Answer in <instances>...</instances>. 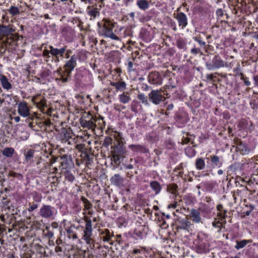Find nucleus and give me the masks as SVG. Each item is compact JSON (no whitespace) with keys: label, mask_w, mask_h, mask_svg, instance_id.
<instances>
[{"label":"nucleus","mask_w":258,"mask_h":258,"mask_svg":"<svg viewBox=\"0 0 258 258\" xmlns=\"http://www.w3.org/2000/svg\"><path fill=\"white\" fill-rule=\"evenodd\" d=\"M33 157L38 168L36 172H43L47 169L51 163V153L47 152L44 141L39 143L34 140L42 139L46 136L47 132L53 124L52 121L58 118L57 111L50 107L45 97L41 94L33 96Z\"/></svg>","instance_id":"f257e3e1"},{"label":"nucleus","mask_w":258,"mask_h":258,"mask_svg":"<svg viewBox=\"0 0 258 258\" xmlns=\"http://www.w3.org/2000/svg\"><path fill=\"white\" fill-rule=\"evenodd\" d=\"M83 220V225L79 223L76 225L63 219L59 227L60 235L63 236V240L69 244L77 240L85 242L87 245V249H94L95 242L93 238L91 220L87 216H85Z\"/></svg>","instance_id":"f03ea898"},{"label":"nucleus","mask_w":258,"mask_h":258,"mask_svg":"<svg viewBox=\"0 0 258 258\" xmlns=\"http://www.w3.org/2000/svg\"><path fill=\"white\" fill-rule=\"evenodd\" d=\"M73 51L67 45H59L52 46L42 43L40 46L33 44V55L42 56L48 65L52 63H57L63 58L70 57Z\"/></svg>","instance_id":"7ed1b4c3"},{"label":"nucleus","mask_w":258,"mask_h":258,"mask_svg":"<svg viewBox=\"0 0 258 258\" xmlns=\"http://www.w3.org/2000/svg\"><path fill=\"white\" fill-rule=\"evenodd\" d=\"M70 58L66 61L62 67H59L53 72V78L57 85L60 87H64L72 79V72L77 66V60L84 61L87 58V54L82 50L76 54L71 55Z\"/></svg>","instance_id":"20e7f679"},{"label":"nucleus","mask_w":258,"mask_h":258,"mask_svg":"<svg viewBox=\"0 0 258 258\" xmlns=\"http://www.w3.org/2000/svg\"><path fill=\"white\" fill-rule=\"evenodd\" d=\"M58 223L53 222L50 225L45 226L42 220H33V242L40 241L43 244L54 238V229L58 228Z\"/></svg>","instance_id":"39448f33"},{"label":"nucleus","mask_w":258,"mask_h":258,"mask_svg":"<svg viewBox=\"0 0 258 258\" xmlns=\"http://www.w3.org/2000/svg\"><path fill=\"white\" fill-rule=\"evenodd\" d=\"M111 134V136H113L116 142L111 146V161L112 164L117 167L125 158L126 151L124 147V139L122 138V134L120 132H113Z\"/></svg>","instance_id":"423d86ee"},{"label":"nucleus","mask_w":258,"mask_h":258,"mask_svg":"<svg viewBox=\"0 0 258 258\" xmlns=\"http://www.w3.org/2000/svg\"><path fill=\"white\" fill-rule=\"evenodd\" d=\"M117 25L113 20L104 18L97 23V31L100 36L119 41L120 38L118 36V32L116 29Z\"/></svg>","instance_id":"0eeeda50"},{"label":"nucleus","mask_w":258,"mask_h":258,"mask_svg":"<svg viewBox=\"0 0 258 258\" xmlns=\"http://www.w3.org/2000/svg\"><path fill=\"white\" fill-rule=\"evenodd\" d=\"M192 39L198 43L199 46L194 44V47L190 49V53L194 55L202 54V49L207 48V43L210 44L212 42V36L208 34L206 32H200L195 34L192 37Z\"/></svg>","instance_id":"6e6552de"},{"label":"nucleus","mask_w":258,"mask_h":258,"mask_svg":"<svg viewBox=\"0 0 258 258\" xmlns=\"http://www.w3.org/2000/svg\"><path fill=\"white\" fill-rule=\"evenodd\" d=\"M73 166L74 164L68 163L58 165V175H61V181L66 186H70L75 180V171L73 169Z\"/></svg>","instance_id":"1a4fd4ad"},{"label":"nucleus","mask_w":258,"mask_h":258,"mask_svg":"<svg viewBox=\"0 0 258 258\" xmlns=\"http://www.w3.org/2000/svg\"><path fill=\"white\" fill-rule=\"evenodd\" d=\"M57 148L59 155L55 158L54 162L58 161L59 165H62L64 163L66 164L67 163L68 164H74L72 160V154L74 151L72 149L69 147L58 148V146H57Z\"/></svg>","instance_id":"9d476101"},{"label":"nucleus","mask_w":258,"mask_h":258,"mask_svg":"<svg viewBox=\"0 0 258 258\" xmlns=\"http://www.w3.org/2000/svg\"><path fill=\"white\" fill-rule=\"evenodd\" d=\"M58 138L62 143H67L68 145H72L76 142L75 135L71 127L67 125L61 129L58 135Z\"/></svg>","instance_id":"9b49d317"},{"label":"nucleus","mask_w":258,"mask_h":258,"mask_svg":"<svg viewBox=\"0 0 258 258\" xmlns=\"http://www.w3.org/2000/svg\"><path fill=\"white\" fill-rule=\"evenodd\" d=\"M151 249L145 247L137 246L131 250V258H153V254Z\"/></svg>","instance_id":"f8f14e48"},{"label":"nucleus","mask_w":258,"mask_h":258,"mask_svg":"<svg viewBox=\"0 0 258 258\" xmlns=\"http://www.w3.org/2000/svg\"><path fill=\"white\" fill-rule=\"evenodd\" d=\"M89 75L85 70L80 69H76V72L74 76V80L77 86H83L88 83Z\"/></svg>","instance_id":"ddd939ff"},{"label":"nucleus","mask_w":258,"mask_h":258,"mask_svg":"<svg viewBox=\"0 0 258 258\" xmlns=\"http://www.w3.org/2000/svg\"><path fill=\"white\" fill-rule=\"evenodd\" d=\"M233 141L234 144L233 147L235 146V151L237 153L242 155H246L252 152L253 149L246 142H242L240 139L234 138Z\"/></svg>","instance_id":"4468645a"},{"label":"nucleus","mask_w":258,"mask_h":258,"mask_svg":"<svg viewBox=\"0 0 258 258\" xmlns=\"http://www.w3.org/2000/svg\"><path fill=\"white\" fill-rule=\"evenodd\" d=\"M225 64L226 62L219 54L215 55L211 60L206 62V68L209 70H217L224 67Z\"/></svg>","instance_id":"2eb2a0df"},{"label":"nucleus","mask_w":258,"mask_h":258,"mask_svg":"<svg viewBox=\"0 0 258 258\" xmlns=\"http://www.w3.org/2000/svg\"><path fill=\"white\" fill-rule=\"evenodd\" d=\"M94 114L84 112L80 119L81 126L87 129L94 130Z\"/></svg>","instance_id":"dca6fc26"},{"label":"nucleus","mask_w":258,"mask_h":258,"mask_svg":"<svg viewBox=\"0 0 258 258\" xmlns=\"http://www.w3.org/2000/svg\"><path fill=\"white\" fill-rule=\"evenodd\" d=\"M194 243L200 253L205 252L208 249L207 238L203 234H199L197 235V239L195 240Z\"/></svg>","instance_id":"f3484780"},{"label":"nucleus","mask_w":258,"mask_h":258,"mask_svg":"<svg viewBox=\"0 0 258 258\" xmlns=\"http://www.w3.org/2000/svg\"><path fill=\"white\" fill-rule=\"evenodd\" d=\"M99 237L101 240L107 242L110 245H114L113 232L108 229L104 228L99 230Z\"/></svg>","instance_id":"a211bd4d"},{"label":"nucleus","mask_w":258,"mask_h":258,"mask_svg":"<svg viewBox=\"0 0 258 258\" xmlns=\"http://www.w3.org/2000/svg\"><path fill=\"white\" fill-rule=\"evenodd\" d=\"M194 226L191 223L188 219H181L179 220L176 224V229L177 232L183 231L185 233L187 232L189 235H191L192 232V228Z\"/></svg>","instance_id":"6ab92c4d"},{"label":"nucleus","mask_w":258,"mask_h":258,"mask_svg":"<svg viewBox=\"0 0 258 258\" xmlns=\"http://www.w3.org/2000/svg\"><path fill=\"white\" fill-rule=\"evenodd\" d=\"M39 215L46 219H53L56 213L54 207L50 205H43L40 209Z\"/></svg>","instance_id":"aec40b11"},{"label":"nucleus","mask_w":258,"mask_h":258,"mask_svg":"<svg viewBox=\"0 0 258 258\" xmlns=\"http://www.w3.org/2000/svg\"><path fill=\"white\" fill-rule=\"evenodd\" d=\"M149 98L151 102L155 105L159 104L162 101H164L166 98L161 91L153 90L149 94Z\"/></svg>","instance_id":"412c9836"},{"label":"nucleus","mask_w":258,"mask_h":258,"mask_svg":"<svg viewBox=\"0 0 258 258\" xmlns=\"http://www.w3.org/2000/svg\"><path fill=\"white\" fill-rule=\"evenodd\" d=\"M229 7L234 14H237L238 10L247 4L250 3V0H228Z\"/></svg>","instance_id":"4be33fe9"},{"label":"nucleus","mask_w":258,"mask_h":258,"mask_svg":"<svg viewBox=\"0 0 258 258\" xmlns=\"http://www.w3.org/2000/svg\"><path fill=\"white\" fill-rule=\"evenodd\" d=\"M206 159L207 165L213 168H220L223 164L222 158L216 155H211L209 157H206Z\"/></svg>","instance_id":"5701e85b"},{"label":"nucleus","mask_w":258,"mask_h":258,"mask_svg":"<svg viewBox=\"0 0 258 258\" xmlns=\"http://www.w3.org/2000/svg\"><path fill=\"white\" fill-rule=\"evenodd\" d=\"M50 72L48 70H42L37 76L33 77V82L45 84L49 82Z\"/></svg>","instance_id":"b1692460"},{"label":"nucleus","mask_w":258,"mask_h":258,"mask_svg":"<svg viewBox=\"0 0 258 258\" xmlns=\"http://www.w3.org/2000/svg\"><path fill=\"white\" fill-rule=\"evenodd\" d=\"M45 244H43L38 240L33 242V245H34L33 254L35 255V257L33 258H42L45 256Z\"/></svg>","instance_id":"393cba45"},{"label":"nucleus","mask_w":258,"mask_h":258,"mask_svg":"<svg viewBox=\"0 0 258 258\" xmlns=\"http://www.w3.org/2000/svg\"><path fill=\"white\" fill-rule=\"evenodd\" d=\"M226 223V221H224L220 219L214 218V220L212 223V231L220 235L225 231Z\"/></svg>","instance_id":"a878e982"},{"label":"nucleus","mask_w":258,"mask_h":258,"mask_svg":"<svg viewBox=\"0 0 258 258\" xmlns=\"http://www.w3.org/2000/svg\"><path fill=\"white\" fill-rule=\"evenodd\" d=\"M128 149L134 153V155L145 154L149 153V149L144 145L131 144L128 146Z\"/></svg>","instance_id":"bb28decb"},{"label":"nucleus","mask_w":258,"mask_h":258,"mask_svg":"<svg viewBox=\"0 0 258 258\" xmlns=\"http://www.w3.org/2000/svg\"><path fill=\"white\" fill-rule=\"evenodd\" d=\"M148 81L151 84L159 85L162 83L163 78L159 72L152 71L148 76Z\"/></svg>","instance_id":"cd10ccee"},{"label":"nucleus","mask_w":258,"mask_h":258,"mask_svg":"<svg viewBox=\"0 0 258 258\" xmlns=\"http://www.w3.org/2000/svg\"><path fill=\"white\" fill-rule=\"evenodd\" d=\"M61 33L63 37L68 42H71L73 41L75 32V31L70 26H64L61 30Z\"/></svg>","instance_id":"c85d7f7f"},{"label":"nucleus","mask_w":258,"mask_h":258,"mask_svg":"<svg viewBox=\"0 0 258 258\" xmlns=\"http://www.w3.org/2000/svg\"><path fill=\"white\" fill-rule=\"evenodd\" d=\"M80 157L81 160L83 159L85 166L90 168L89 166L91 165L92 163L93 162L94 154L91 153V151L86 150L85 149V151L82 152Z\"/></svg>","instance_id":"c756f323"},{"label":"nucleus","mask_w":258,"mask_h":258,"mask_svg":"<svg viewBox=\"0 0 258 258\" xmlns=\"http://www.w3.org/2000/svg\"><path fill=\"white\" fill-rule=\"evenodd\" d=\"M174 18L177 20L179 27L184 29L188 25V18L185 14L183 12H177Z\"/></svg>","instance_id":"7c9ffc66"},{"label":"nucleus","mask_w":258,"mask_h":258,"mask_svg":"<svg viewBox=\"0 0 258 258\" xmlns=\"http://www.w3.org/2000/svg\"><path fill=\"white\" fill-rule=\"evenodd\" d=\"M73 256V258H95L89 250L78 248L74 250Z\"/></svg>","instance_id":"2f4dec72"},{"label":"nucleus","mask_w":258,"mask_h":258,"mask_svg":"<svg viewBox=\"0 0 258 258\" xmlns=\"http://www.w3.org/2000/svg\"><path fill=\"white\" fill-rule=\"evenodd\" d=\"M53 170V171L48 174L47 179L54 186H56L57 184L61 181V175H58L59 172L56 173L57 170L56 167H54Z\"/></svg>","instance_id":"473e14b6"},{"label":"nucleus","mask_w":258,"mask_h":258,"mask_svg":"<svg viewBox=\"0 0 258 258\" xmlns=\"http://www.w3.org/2000/svg\"><path fill=\"white\" fill-rule=\"evenodd\" d=\"M147 234L145 227L140 225L134 230L133 237L137 240L142 239L146 237Z\"/></svg>","instance_id":"72a5a7b5"},{"label":"nucleus","mask_w":258,"mask_h":258,"mask_svg":"<svg viewBox=\"0 0 258 258\" xmlns=\"http://www.w3.org/2000/svg\"><path fill=\"white\" fill-rule=\"evenodd\" d=\"M240 130H249L251 131L253 129L254 126L253 125L251 121L248 119L242 118L239 120L238 125Z\"/></svg>","instance_id":"f704fd0d"},{"label":"nucleus","mask_w":258,"mask_h":258,"mask_svg":"<svg viewBox=\"0 0 258 258\" xmlns=\"http://www.w3.org/2000/svg\"><path fill=\"white\" fill-rule=\"evenodd\" d=\"M216 15L217 21H219L221 24H227V20L229 19V16L224 10L221 8L218 9L216 11Z\"/></svg>","instance_id":"c9c22d12"},{"label":"nucleus","mask_w":258,"mask_h":258,"mask_svg":"<svg viewBox=\"0 0 258 258\" xmlns=\"http://www.w3.org/2000/svg\"><path fill=\"white\" fill-rule=\"evenodd\" d=\"M86 12L87 15L90 16V19L91 20L95 19L100 15L99 10L97 8L96 6H88L86 10Z\"/></svg>","instance_id":"e433bc0d"},{"label":"nucleus","mask_w":258,"mask_h":258,"mask_svg":"<svg viewBox=\"0 0 258 258\" xmlns=\"http://www.w3.org/2000/svg\"><path fill=\"white\" fill-rule=\"evenodd\" d=\"M94 128H96L98 130L102 131L105 126V121L104 117H102L100 115L94 114Z\"/></svg>","instance_id":"4c0bfd02"},{"label":"nucleus","mask_w":258,"mask_h":258,"mask_svg":"<svg viewBox=\"0 0 258 258\" xmlns=\"http://www.w3.org/2000/svg\"><path fill=\"white\" fill-rule=\"evenodd\" d=\"M160 90L163 93L164 96L165 95L166 98H169L171 95H173L176 92V87L173 85H165Z\"/></svg>","instance_id":"58836bf2"},{"label":"nucleus","mask_w":258,"mask_h":258,"mask_svg":"<svg viewBox=\"0 0 258 258\" xmlns=\"http://www.w3.org/2000/svg\"><path fill=\"white\" fill-rule=\"evenodd\" d=\"M112 132H117V131H113V130L109 128H108L106 131V133L108 135V136L106 137L104 139L103 143V146L106 148H108V147L112 145L113 143V139H114L113 136H111V134H112Z\"/></svg>","instance_id":"ea45409f"},{"label":"nucleus","mask_w":258,"mask_h":258,"mask_svg":"<svg viewBox=\"0 0 258 258\" xmlns=\"http://www.w3.org/2000/svg\"><path fill=\"white\" fill-rule=\"evenodd\" d=\"M140 36L141 39L146 42H149L153 39L152 31L146 29H141Z\"/></svg>","instance_id":"a19ab883"},{"label":"nucleus","mask_w":258,"mask_h":258,"mask_svg":"<svg viewBox=\"0 0 258 258\" xmlns=\"http://www.w3.org/2000/svg\"><path fill=\"white\" fill-rule=\"evenodd\" d=\"M110 180L111 183L116 186L120 187L123 186L124 179L119 174H115Z\"/></svg>","instance_id":"79ce46f5"},{"label":"nucleus","mask_w":258,"mask_h":258,"mask_svg":"<svg viewBox=\"0 0 258 258\" xmlns=\"http://www.w3.org/2000/svg\"><path fill=\"white\" fill-rule=\"evenodd\" d=\"M189 216L193 222L199 223L201 222V214L198 210L191 209Z\"/></svg>","instance_id":"37998d69"},{"label":"nucleus","mask_w":258,"mask_h":258,"mask_svg":"<svg viewBox=\"0 0 258 258\" xmlns=\"http://www.w3.org/2000/svg\"><path fill=\"white\" fill-rule=\"evenodd\" d=\"M255 243L248 246L246 254L249 258H258V249L255 248Z\"/></svg>","instance_id":"c03bdc74"},{"label":"nucleus","mask_w":258,"mask_h":258,"mask_svg":"<svg viewBox=\"0 0 258 258\" xmlns=\"http://www.w3.org/2000/svg\"><path fill=\"white\" fill-rule=\"evenodd\" d=\"M217 218L216 219H220L222 221H225L226 218L227 217V211L226 210L224 209V207L222 204H219L217 206Z\"/></svg>","instance_id":"a18cd8bd"},{"label":"nucleus","mask_w":258,"mask_h":258,"mask_svg":"<svg viewBox=\"0 0 258 258\" xmlns=\"http://www.w3.org/2000/svg\"><path fill=\"white\" fill-rule=\"evenodd\" d=\"M110 85L116 89V91H124L126 88V83L122 81L119 80L115 82H111Z\"/></svg>","instance_id":"49530a36"},{"label":"nucleus","mask_w":258,"mask_h":258,"mask_svg":"<svg viewBox=\"0 0 258 258\" xmlns=\"http://www.w3.org/2000/svg\"><path fill=\"white\" fill-rule=\"evenodd\" d=\"M240 69L239 67H237L236 68H234L233 70V72L235 73H236L237 75L240 76V80L243 81L244 85L246 87H249L251 85V82L249 81V79L248 77L246 76L245 74H244L242 73H238V71H239Z\"/></svg>","instance_id":"de8ad7c7"},{"label":"nucleus","mask_w":258,"mask_h":258,"mask_svg":"<svg viewBox=\"0 0 258 258\" xmlns=\"http://www.w3.org/2000/svg\"><path fill=\"white\" fill-rule=\"evenodd\" d=\"M176 121L178 123L185 124L188 121L187 114L185 112H179L176 116Z\"/></svg>","instance_id":"09e8293b"},{"label":"nucleus","mask_w":258,"mask_h":258,"mask_svg":"<svg viewBox=\"0 0 258 258\" xmlns=\"http://www.w3.org/2000/svg\"><path fill=\"white\" fill-rule=\"evenodd\" d=\"M253 241L252 239H243L241 240H236V244L234 247L237 250H239L244 248L247 244L251 243Z\"/></svg>","instance_id":"8fccbe9b"},{"label":"nucleus","mask_w":258,"mask_h":258,"mask_svg":"<svg viewBox=\"0 0 258 258\" xmlns=\"http://www.w3.org/2000/svg\"><path fill=\"white\" fill-rule=\"evenodd\" d=\"M176 45L177 47L183 51L187 49L186 40L185 38L179 37L176 41Z\"/></svg>","instance_id":"3c124183"},{"label":"nucleus","mask_w":258,"mask_h":258,"mask_svg":"<svg viewBox=\"0 0 258 258\" xmlns=\"http://www.w3.org/2000/svg\"><path fill=\"white\" fill-rule=\"evenodd\" d=\"M18 112L21 115L27 116L29 115V110L26 103H20L19 105Z\"/></svg>","instance_id":"603ef678"},{"label":"nucleus","mask_w":258,"mask_h":258,"mask_svg":"<svg viewBox=\"0 0 258 258\" xmlns=\"http://www.w3.org/2000/svg\"><path fill=\"white\" fill-rule=\"evenodd\" d=\"M125 65L127 66V71L131 72L136 70L137 64L135 63V59L134 58H129L127 59Z\"/></svg>","instance_id":"864d4df0"},{"label":"nucleus","mask_w":258,"mask_h":258,"mask_svg":"<svg viewBox=\"0 0 258 258\" xmlns=\"http://www.w3.org/2000/svg\"><path fill=\"white\" fill-rule=\"evenodd\" d=\"M150 186L156 195L159 194L162 189L160 184L156 180L151 181L150 183Z\"/></svg>","instance_id":"5fc2aeb1"},{"label":"nucleus","mask_w":258,"mask_h":258,"mask_svg":"<svg viewBox=\"0 0 258 258\" xmlns=\"http://www.w3.org/2000/svg\"><path fill=\"white\" fill-rule=\"evenodd\" d=\"M0 81L4 88L9 90L12 88L11 84L9 83L6 76L0 75Z\"/></svg>","instance_id":"6e6d98bb"},{"label":"nucleus","mask_w":258,"mask_h":258,"mask_svg":"<svg viewBox=\"0 0 258 258\" xmlns=\"http://www.w3.org/2000/svg\"><path fill=\"white\" fill-rule=\"evenodd\" d=\"M137 5L142 10H146L149 7V2L147 0H138Z\"/></svg>","instance_id":"4d7b16f0"},{"label":"nucleus","mask_w":258,"mask_h":258,"mask_svg":"<svg viewBox=\"0 0 258 258\" xmlns=\"http://www.w3.org/2000/svg\"><path fill=\"white\" fill-rule=\"evenodd\" d=\"M195 165L197 169L199 170L204 169L206 166L205 161L204 159L202 158H198L196 160Z\"/></svg>","instance_id":"13d9d810"},{"label":"nucleus","mask_w":258,"mask_h":258,"mask_svg":"<svg viewBox=\"0 0 258 258\" xmlns=\"http://www.w3.org/2000/svg\"><path fill=\"white\" fill-rule=\"evenodd\" d=\"M183 137L181 139V142L183 144H187L191 142L192 140L191 137H193L194 138L195 136H192V135H190V133L183 132Z\"/></svg>","instance_id":"bf43d9fd"},{"label":"nucleus","mask_w":258,"mask_h":258,"mask_svg":"<svg viewBox=\"0 0 258 258\" xmlns=\"http://www.w3.org/2000/svg\"><path fill=\"white\" fill-rule=\"evenodd\" d=\"M114 240V243L116 242L118 244H119L121 247H123L126 245V243L125 241L123 239L121 235L120 234H117L116 236L114 235V237L113 238Z\"/></svg>","instance_id":"052dcab7"},{"label":"nucleus","mask_w":258,"mask_h":258,"mask_svg":"<svg viewBox=\"0 0 258 258\" xmlns=\"http://www.w3.org/2000/svg\"><path fill=\"white\" fill-rule=\"evenodd\" d=\"M66 250V244L56 245L55 247V252L59 256L63 255Z\"/></svg>","instance_id":"680f3d73"},{"label":"nucleus","mask_w":258,"mask_h":258,"mask_svg":"<svg viewBox=\"0 0 258 258\" xmlns=\"http://www.w3.org/2000/svg\"><path fill=\"white\" fill-rule=\"evenodd\" d=\"M131 98L128 95L127 93H125L124 92L122 94L119 95V101L123 104H126L129 102Z\"/></svg>","instance_id":"e2e57ef3"},{"label":"nucleus","mask_w":258,"mask_h":258,"mask_svg":"<svg viewBox=\"0 0 258 258\" xmlns=\"http://www.w3.org/2000/svg\"><path fill=\"white\" fill-rule=\"evenodd\" d=\"M70 21L73 23V24H77V26L80 28L81 30L83 29V23L82 21L79 18L75 17V18H72Z\"/></svg>","instance_id":"0e129e2a"},{"label":"nucleus","mask_w":258,"mask_h":258,"mask_svg":"<svg viewBox=\"0 0 258 258\" xmlns=\"http://www.w3.org/2000/svg\"><path fill=\"white\" fill-rule=\"evenodd\" d=\"M174 172L176 173V175L180 177H183V167L182 164H180L178 166L176 167L173 169Z\"/></svg>","instance_id":"69168bd1"},{"label":"nucleus","mask_w":258,"mask_h":258,"mask_svg":"<svg viewBox=\"0 0 258 258\" xmlns=\"http://www.w3.org/2000/svg\"><path fill=\"white\" fill-rule=\"evenodd\" d=\"M206 78L207 81L210 83L216 82L218 80L215 74H207L206 75Z\"/></svg>","instance_id":"338daca9"},{"label":"nucleus","mask_w":258,"mask_h":258,"mask_svg":"<svg viewBox=\"0 0 258 258\" xmlns=\"http://www.w3.org/2000/svg\"><path fill=\"white\" fill-rule=\"evenodd\" d=\"M254 183L258 185V174L252 175L247 181L249 186Z\"/></svg>","instance_id":"774afa93"}]
</instances>
